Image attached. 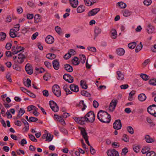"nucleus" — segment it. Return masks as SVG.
<instances>
[{"mask_svg":"<svg viewBox=\"0 0 156 156\" xmlns=\"http://www.w3.org/2000/svg\"><path fill=\"white\" fill-rule=\"evenodd\" d=\"M64 68L67 72H72L73 71V67L69 64H66L64 66Z\"/></svg>","mask_w":156,"mask_h":156,"instance_id":"nucleus-17","label":"nucleus"},{"mask_svg":"<svg viewBox=\"0 0 156 156\" xmlns=\"http://www.w3.org/2000/svg\"><path fill=\"white\" fill-rule=\"evenodd\" d=\"M60 131L65 134L67 133V131L65 128L63 127L61 128L60 129Z\"/></svg>","mask_w":156,"mask_h":156,"instance_id":"nucleus-63","label":"nucleus"},{"mask_svg":"<svg viewBox=\"0 0 156 156\" xmlns=\"http://www.w3.org/2000/svg\"><path fill=\"white\" fill-rule=\"evenodd\" d=\"M146 98L147 97L143 93L140 94L138 97L139 100L141 101H144L146 99Z\"/></svg>","mask_w":156,"mask_h":156,"instance_id":"nucleus-23","label":"nucleus"},{"mask_svg":"<svg viewBox=\"0 0 156 156\" xmlns=\"http://www.w3.org/2000/svg\"><path fill=\"white\" fill-rule=\"evenodd\" d=\"M35 22L37 23L40 20L39 15V14L36 15L34 17Z\"/></svg>","mask_w":156,"mask_h":156,"instance_id":"nucleus-58","label":"nucleus"},{"mask_svg":"<svg viewBox=\"0 0 156 156\" xmlns=\"http://www.w3.org/2000/svg\"><path fill=\"white\" fill-rule=\"evenodd\" d=\"M136 43L135 42H134L129 44L128 46L129 48L132 49L135 48L136 46Z\"/></svg>","mask_w":156,"mask_h":156,"instance_id":"nucleus-37","label":"nucleus"},{"mask_svg":"<svg viewBox=\"0 0 156 156\" xmlns=\"http://www.w3.org/2000/svg\"><path fill=\"white\" fill-rule=\"evenodd\" d=\"M52 65L53 68L55 70H57L59 69L60 64L58 60H54L52 62Z\"/></svg>","mask_w":156,"mask_h":156,"instance_id":"nucleus-13","label":"nucleus"},{"mask_svg":"<svg viewBox=\"0 0 156 156\" xmlns=\"http://www.w3.org/2000/svg\"><path fill=\"white\" fill-rule=\"evenodd\" d=\"M38 120V119L36 117L31 116L29 118V122H36Z\"/></svg>","mask_w":156,"mask_h":156,"instance_id":"nucleus-52","label":"nucleus"},{"mask_svg":"<svg viewBox=\"0 0 156 156\" xmlns=\"http://www.w3.org/2000/svg\"><path fill=\"white\" fill-rule=\"evenodd\" d=\"M140 76L142 78V79L146 81L148 80V76L146 74H141Z\"/></svg>","mask_w":156,"mask_h":156,"instance_id":"nucleus-50","label":"nucleus"},{"mask_svg":"<svg viewBox=\"0 0 156 156\" xmlns=\"http://www.w3.org/2000/svg\"><path fill=\"white\" fill-rule=\"evenodd\" d=\"M54 119L55 120H56L57 121L61 123L63 125H65V122L63 119L62 118L61 116H59L58 115L55 114Z\"/></svg>","mask_w":156,"mask_h":156,"instance_id":"nucleus-10","label":"nucleus"},{"mask_svg":"<svg viewBox=\"0 0 156 156\" xmlns=\"http://www.w3.org/2000/svg\"><path fill=\"white\" fill-rule=\"evenodd\" d=\"M85 4L88 6H91L93 5L94 3H96L97 1H90V0H84Z\"/></svg>","mask_w":156,"mask_h":156,"instance_id":"nucleus-32","label":"nucleus"},{"mask_svg":"<svg viewBox=\"0 0 156 156\" xmlns=\"http://www.w3.org/2000/svg\"><path fill=\"white\" fill-rule=\"evenodd\" d=\"M85 115L88 119V122L93 123L94 122L95 120V115L93 111H90Z\"/></svg>","mask_w":156,"mask_h":156,"instance_id":"nucleus-4","label":"nucleus"},{"mask_svg":"<svg viewBox=\"0 0 156 156\" xmlns=\"http://www.w3.org/2000/svg\"><path fill=\"white\" fill-rule=\"evenodd\" d=\"M116 52L118 55H122L124 54L125 51L123 48H119L117 49Z\"/></svg>","mask_w":156,"mask_h":156,"instance_id":"nucleus-26","label":"nucleus"},{"mask_svg":"<svg viewBox=\"0 0 156 156\" xmlns=\"http://www.w3.org/2000/svg\"><path fill=\"white\" fill-rule=\"evenodd\" d=\"M25 112V111L22 108H21L20 110L19 111V113L15 119H19L24 113Z\"/></svg>","mask_w":156,"mask_h":156,"instance_id":"nucleus-22","label":"nucleus"},{"mask_svg":"<svg viewBox=\"0 0 156 156\" xmlns=\"http://www.w3.org/2000/svg\"><path fill=\"white\" fill-rule=\"evenodd\" d=\"M71 55H75L76 54V52L73 49H70V50L68 52Z\"/></svg>","mask_w":156,"mask_h":156,"instance_id":"nucleus-62","label":"nucleus"},{"mask_svg":"<svg viewBox=\"0 0 156 156\" xmlns=\"http://www.w3.org/2000/svg\"><path fill=\"white\" fill-rule=\"evenodd\" d=\"M20 24H17L16 25H15V27L14 28L15 29V32H17L20 30Z\"/></svg>","mask_w":156,"mask_h":156,"instance_id":"nucleus-60","label":"nucleus"},{"mask_svg":"<svg viewBox=\"0 0 156 156\" xmlns=\"http://www.w3.org/2000/svg\"><path fill=\"white\" fill-rule=\"evenodd\" d=\"M81 94L83 96L86 97H90L91 96V94L84 90H82L81 92Z\"/></svg>","mask_w":156,"mask_h":156,"instance_id":"nucleus-39","label":"nucleus"},{"mask_svg":"<svg viewBox=\"0 0 156 156\" xmlns=\"http://www.w3.org/2000/svg\"><path fill=\"white\" fill-rule=\"evenodd\" d=\"M128 151L127 148L126 147H125L122 150L121 155L122 156H125L126 155V154L128 153Z\"/></svg>","mask_w":156,"mask_h":156,"instance_id":"nucleus-47","label":"nucleus"},{"mask_svg":"<svg viewBox=\"0 0 156 156\" xmlns=\"http://www.w3.org/2000/svg\"><path fill=\"white\" fill-rule=\"evenodd\" d=\"M85 9V7L83 5H81L77 7V12L80 13L83 12Z\"/></svg>","mask_w":156,"mask_h":156,"instance_id":"nucleus-34","label":"nucleus"},{"mask_svg":"<svg viewBox=\"0 0 156 156\" xmlns=\"http://www.w3.org/2000/svg\"><path fill=\"white\" fill-rule=\"evenodd\" d=\"M45 41L48 44H52L54 41V39L51 35H48L45 38Z\"/></svg>","mask_w":156,"mask_h":156,"instance_id":"nucleus-15","label":"nucleus"},{"mask_svg":"<svg viewBox=\"0 0 156 156\" xmlns=\"http://www.w3.org/2000/svg\"><path fill=\"white\" fill-rule=\"evenodd\" d=\"M28 136L30 140L33 142H37V140L32 134H29Z\"/></svg>","mask_w":156,"mask_h":156,"instance_id":"nucleus-48","label":"nucleus"},{"mask_svg":"<svg viewBox=\"0 0 156 156\" xmlns=\"http://www.w3.org/2000/svg\"><path fill=\"white\" fill-rule=\"evenodd\" d=\"M88 119L85 115L84 117L80 118L79 120V124L81 125H83L85 124V122H88Z\"/></svg>","mask_w":156,"mask_h":156,"instance_id":"nucleus-19","label":"nucleus"},{"mask_svg":"<svg viewBox=\"0 0 156 156\" xmlns=\"http://www.w3.org/2000/svg\"><path fill=\"white\" fill-rule=\"evenodd\" d=\"M123 139L122 140L126 142H129V137L128 136H127L126 134H124L123 136Z\"/></svg>","mask_w":156,"mask_h":156,"instance_id":"nucleus-54","label":"nucleus"},{"mask_svg":"<svg viewBox=\"0 0 156 156\" xmlns=\"http://www.w3.org/2000/svg\"><path fill=\"white\" fill-rule=\"evenodd\" d=\"M147 111L148 112L156 117V105L154 104L150 105L147 108Z\"/></svg>","mask_w":156,"mask_h":156,"instance_id":"nucleus-3","label":"nucleus"},{"mask_svg":"<svg viewBox=\"0 0 156 156\" xmlns=\"http://www.w3.org/2000/svg\"><path fill=\"white\" fill-rule=\"evenodd\" d=\"M149 83L153 86L156 85V79H151L149 81Z\"/></svg>","mask_w":156,"mask_h":156,"instance_id":"nucleus-44","label":"nucleus"},{"mask_svg":"<svg viewBox=\"0 0 156 156\" xmlns=\"http://www.w3.org/2000/svg\"><path fill=\"white\" fill-rule=\"evenodd\" d=\"M55 30L56 32L59 35H61L62 34V29L59 27L57 26L55 28Z\"/></svg>","mask_w":156,"mask_h":156,"instance_id":"nucleus-42","label":"nucleus"},{"mask_svg":"<svg viewBox=\"0 0 156 156\" xmlns=\"http://www.w3.org/2000/svg\"><path fill=\"white\" fill-rule=\"evenodd\" d=\"M26 58V56L23 54L20 53L18 55V58L17 60V62L19 64H21L24 61Z\"/></svg>","mask_w":156,"mask_h":156,"instance_id":"nucleus-9","label":"nucleus"},{"mask_svg":"<svg viewBox=\"0 0 156 156\" xmlns=\"http://www.w3.org/2000/svg\"><path fill=\"white\" fill-rule=\"evenodd\" d=\"M127 129V131L129 133L131 134H133V129L131 126H128Z\"/></svg>","mask_w":156,"mask_h":156,"instance_id":"nucleus-53","label":"nucleus"},{"mask_svg":"<svg viewBox=\"0 0 156 156\" xmlns=\"http://www.w3.org/2000/svg\"><path fill=\"white\" fill-rule=\"evenodd\" d=\"M50 77V75L48 73H45L43 76L44 79L46 81H47Z\"/></svg>","mask_w":156,"mask_h":156,"instance_id":"nucleus-56","label":"nucleus"},{"mask_svg":"<svg viewBox=\"0 0 156 156\" xmlns=\"http://www.w3.org/2000/svg\"><path fill=\"white\" fill-rule=\"evenodd\" d=\"M117 5L120 8L122 9L126 8V6L125 3L121 2L117 3Z\"/></svg>","mask_w":156,"mask_h":156,"instance_id":"nucleus-43","label":"nucleus"},{"mask_svg":"<svg viewBox=\"0 0 156 156\" xmlns=\"http://www.w3.org/2000/svg\"><path fill=\"white\" fill-rule=\"evenodd\" d=\"M111 37L113 39H115L117 37V32L114 29H112L111 31Z\"/></svg>","mask_w":156,"mask_h":156,"instance_id":"nucleus-31","label":"nucleus"},{"mask_svg":"<svg viewBox=\"0 0 156 156\" xmlns=\"http://www.w3.org/2000/svg\"><path fill=\"white\" fill-rule=\"evenodd\" d=\"M98 119L103 123H108L110 122L111 117L110 115L106 112L100 110L97 114Z\"/></svg>","mask_w":156,"mask_h":156,"instance_id":"nucleus-1","label":"nucleus"},{"mask_svg":"<svg viewBox=\"0 0 156 156\" xmlns=\"http://www.w3.org/2000/svg\"><path fill=\"white\" fill-rule=\"evenodd\" d=\"M118 101L116 100H112L109 106V110L113 112L116 107Z\"/></svg>","mask_w":156,"mask_h":156,"instance_id":"nucleus-7","label":"nucleus"},{"mask_svg":"<svg viewBox=\"0 0 156 156\" xmlns=\"http://www.w3.org/2000/svg\"><path fill=\"white\" fill-rule=\"evenodd\" d=\"M6 34L4 32L0 33V41H4L6 37Z\"/></svg>","mask_w":156,"mask_h":156,"instance_id":"nucleus-40","label":"nucleus"},{"mask_svg":"<svg viewBox=\"0 0 156 156\" xmlns=\"http://www.w3.org/2000/svg\"><path fill=\"white\" fill-rule=\"evenodd\" d=\"M156 153L154 151H150L148 150L147 153L146 154L147 156H155Z\"/></svg>","mask_w":156,"mask_h":156,"instance_id":"nucleus-46","label":"nucleus"},{"mask_svg":"<svg viewBox=\"0 0 156 156\" xmlns=\"http://www.w3.org/2000/svg\"><path fill=\"white\" fill-rule=\"evenodd\" d=\"M145 139L147 142L148 143H151L154 142V140L152 138L150 137L149 135H146L145 136Z\"/></svg>","mask_w":156,"mask_h":156,"instance_id":"nucleus-27","label":"nucleus"},{"mask_svg":"<svg viewBox=\"0 0 156 156\" xmlns=\"http://www.w3.org/2000/svg\"><path fill=\"white\" fill-rule=\"evenodd\" d=\"M82 105L83 106V108H82V111H83L85 109L87 106L84 104V101L83 100L80 101L79 103L76 104V106L78 107H82Z\"/></svg>","mask_w":156,"mask_h":156,"instance_id":"nucleus-25","label":"nucleus"},{"mask_svg":"<svg viewBox=\"0 0 156 156\" xmlns=\"http://www.w3.org/2000/svg\"><path fill=\"white\" fill-rule=\"evenodd\" d=\"M100 10V9L99 8L93 9L89 12L88 15L89 16H94L96 15Z\"/></svg>","mask_w":156,"mask_h":156,"instance_id":"nucleus-12","label":"nucleus"},{"mask_svg":"<svg viewBox=\"0 0 156 156\" xmlns=\"http://www.w3.org/2000/svg\"><path fill=\"white\" fill-rule=\"evenodd\" d=\"M63 89L66 92V95L70 94L72 93V92L70 91L67 85L64 86L63 87Z\"/></svg>","mask_w":156,"mask_h":156,"instance_id":"nucleus-36","label":"nucleus"},{"mask_svg":"<svg viewBox=\"0 0 156 156\" xmlns=\"http://www.w3.org/2000/svg\"><path fill=\"white\" fill-rule=\"evenodd\" d=\"M122 123L120 119H117L115 120L113 125L114 128L116 130L120 129L122 127Z\"/></svg>","mask_w":156,"mask_h":156,"instance_id":"nucleus-5","label":"nucleus"},{"mask_svg":"<svg viewBox=\"0 0 156 156\" xmlns=\"http://www.w3.org/2000/svg\"><path fill=\"white\" fill-rule=\"evenodd\" d=\"M101 29L98 27H96L94 30V39L97 37L98 35L101 32Z\"/></svg>","mask_w":156,"mask_h":156,"instance_id":"nucleus-16","label":"nucleus"},{"mask_svg":"<svg viewBox=\"0 0 156 156\" xmlns=\"http://www.w3.org/2000/svg\"><path fill=\"white\" fill-rule=\"evenodd\" d=\"M69 1L71 5L73 8L77 7L78 3V0H69Z\"/></svg>","mask_w":156,"mask_h":156,"instance_id":"nucleus-21","label":"nucleus"},{"mask_svg":"<svg viewBox=\"0 0 156 156\" xmlns=\"http://www.w3.org/2000/svg\"><path fill=\"white\" fill-rule=\"evenodd\" d=\"M147 121L148 122L151 124V126L153 127L155 125V124L153 122L152 120L150 118L147 117Z\"/></svg>","mask_w":156,"mask_h":156,"instance_id":"nucleus-49","label":"nucleus"},{"mask_svg":"<svg viewBox=\"0 0 156 156\" xmlns=\"http://www.w3.org/2000/svg\"><path fill=\"white\" fill-rule=\"evenodd\" d=\"M52 91L54 94L57 97H59L61 95L60 88L58 85H55L52 87Z\"/></svg>","mask_w":156,"mask_h":156,"instance_id":"nucleus-2","label":"nucleus"},{"mask_svg":"<svg viewBox=\"0 0 156 156\" xmlns=\"http://www.w3.org/2000/svg\"><path fill=\"white\" fill-rule=\"evenodd\" d=\"M88 50L90 51L93 52H96V49L94 47H87Z\"/></svg>","mask_w":156,"mask_h":156,"instance_id":"nucleus-61","label":"nucleus"},{"mask_svg":"<svg viewBox=\"0 0 156 156\" xmlns=\"http://www.w3.org/2000/svg\"><path fill=\"white\" fill-rule=\"evenodd\" d=\"M116 73L118 76L117 79L119 80H122L124 79V75L119 71H117Z\"/></svg>","mask_w":156,"mask_h":156,"instance_id":"nucleus-24","label":"nucleus"},{"mask_svg":"<svg viewBox=\"0 0 156 156\" xmlns=\"http://www.w3.org/2000/svg\"><path fill=\"white\" fill-rule=\"evenodd\" d=\"M80 61L83 64L85 63L86 60L85 56L83 54L80 55Z\"/></svg>","mask_w":156,"mask_h":156,"instance_id":"nucleus-38","label":"nucleus"},{"mask_svg":"<svg viewBox=\"0 0 156 156\" xmlns=\"http://www.w3.org/2000/svg\"><path fill=\"white\" fill-rule=\"evenodd\" d=\"M25 69L27 73L31 75L33 73V70L31 65L29 63H27L25 66Z\"/></svg>","mask_w":156,"mask_h":156,"instance_id":"nucleus-11","label":"nucleus"},{"mask_svg":"<svg viewBox=\"0 0 156 156\" xmlns=\"http://www.w3.org/2000/svg\"><path fill=\"white\" fill-rule=\"evenodd\" d=\"M80 62L79 58L77 57H75L72 60V63L74 65H78Z\"/></svg>","mask_w":156,"mask_h":156,"instance_id":"nucleus-30","label":"nucleus"},{"mask_svg":"<svg viewBox=\"0 0 156 156\" xmlns=\"http://www.w3.org/2000/svg\"><path fill=\"white\" fill-rule=\"evenodd\" d=\"M78 129L80 130L81 134L84 139L88 138L87 133L84 128L79 127Z\"/></svg>","mask_w":156,"mask_h":156,"instance_id":"nucleus-14","label":"nucleus"},{"mask_svg":"<svg viewBox=\"0 0 156 156\" xmlns=\"http://www.w3.org/2000/svg\"><path fill=\"white\" fill-rule=\"evenodd\" d=\"M15 29H11L9 32V35L11 37L13 38L17 36Z\"/></svg>","mask_w":156,"mask_h":156,"instance_id":"nucleus-29","label":"nucleus"},{"mask_svg":"<svg viewBox=\"0 0 156 156\" xmlns=\"http://www.w3.org/2000/svg\"><path fill=\"white\" fill-rule=\"evenodd\" d=\"M107 153L108 156H119L118 152L114 149L109 150Z\"/></svg>","mask_w":156,"mask_h":156,"instance_id":"nucleus-8","label":"nucleus"},{"mask_svg":"<svg viewBox=\"0 0 156 156\" xmlns=\"http://www.w3.org/2000/svg\"><path fill=\"white\" fill-rule=\"evenodd\" d=\"M142 43L140 42L139 44H138L136 46V49L135 51L136 52H138L139 51H140L141 49L142 48Z\"/></svg>","mask_w":156,"mask_h":156,"instance_id":"nucleus-41","label":"nucleus"},{"mask_svg":"<svg viewBox=\"0 0 156 156\" xmlns=\"http://www.w3.org/2000/svg\"><path fill=\"white\" fill-rule=\"evenodd\" d=\"M90 151L91 154H94L96 153L95 150L93 147L91 146H90Z\"/></svg>","mask_w":156,"mask_h":156,"instance_id":"nucleus-64","label":"nucleus"},{"mask_svg":"<svg viewBox=\"0 0 156 156\" xmlns=\"http://www.w3.org/2000/svg\"><path fill=\"white\" fill-rule=\"evenodd\" d=\"M63 78L65 80L69 83H72L73 82L74 79L73 77L67 73H65L64 75Z\"/></svg>","mask_w":156,"mask_h":156,"instance_id":"nucleus-6","label":"nucleus"},{"mask_svg":"<svg viewBox=\"0 0 156 156\" xmlns=\"http://www.w3.org/2000/svg\"><path fill=\"white\" fill-rule=\"evenodd\" d=\"M46 57L48 59H52L55 58L56 55L54 54L49 53L46 55Z\"/></svg>","mask_w":156,"mask_h":156,"instance_id":"nucleus-35","label":"nucleus"},{"mask_svg":"<svg viewBox=\"0 0 156 156\" xmlns=\"http://www.w3.org/2000/svg\"><path fill=\"white\" fill-rule=\"evenodd\" d=\"M35 69L37 71V72L39 73H42L44 72L45 70L42 68H37L36 67Z\"/></svg>","mask_w":156,"mask_h":156,"instance_id":"nucleus-55","label":"nucleus"},{"mask_svg":"<svg viewBox=\"0 0 156 156\" xmlns=\"http://www.w3.org/2000/svg\"><path fill=\"white\" fill-rule=\"evenodd\" d=\"M132 12L127 9H126L123 11V15L124 16L127 17L129 16L132 14Z\"/></svg>","mask_w":156,"mask_h":156,"instance_id":"nucleus-28","label":"nucleus"},{"mask_svg":"<svg viewBox=\"0 0 156 156\" xmlns=\"http://www.w3.org/2000/svg\"><path fill=\"white\" fill-rule=\"evenodd\" d=\"M80 84L82 88L86 89L87 88V85L86 84V82L84 80H81L80 82Z\"/></svg>","mask_w":156,"mask_h":156,"instance_id":"nucleus-33","label":"nucleus"},{"mask_svg":"<svg viewBox=\"0 0 156 156\" xmlns=\"http://www.w3.org/2000/svg\"><path fill=\"white\" fill-rule=\"evenodd\" d=\"M49 105L50 106L51 108H53L57 106L56 103L53 101H51L49 102Z\"/></svg>","mask_w":156,"mask_h":156,"instance_id":"nucleus-45","label":"nucleus"},{"mask_svg":"<svg viewBox=\"0 0 156 156\" xmlns=\"http://www.w3.org/2000/svg\"><path fill=\"white\" fill-rule=\"evenodd\" d=\"M16 49V50L17 51H19V52H20L23 50H24V48L23 47L17 45Z\"/></svg>","mask_w":156,"mask_h":156,"instance_id":"nucleus-57","label":"nucleus"},{"mask_svg":"<svg viewBox=\"0 0 156 156\" xmlns=\"http://www.w3.org/2000/svg\"><path fill=\"white\" fill-rule=\"evenodd\" d=\"M155 30L154 27L151 24H149L147 28V30L149 34H152L154 32Z\"/></svg>","mask_w":156,"mask_h":156,"instance_id":"nucleus-20","label":"nucleus"},{"mask_svg":"<svg viewBox=\"0 0 156 156\" xmlns=\"http://www.w3.org/2000/svg\"><path fill=\"white\" fill-rule=\"evenodd\" d=\"M27 92H28L29 94H27L30 96V97L33 98H35L36 97V96L35 94H33V93L31 92L30 91H27Z\"/></svg>","mask_w":156,"mask_h":156,"instance_id":"nucleus-59","label":"nucleus"},{"mask_svg":"<svg viewBox=\"0 0 156 156\" xmlns=\"http://www.w3.org/2000/svg\"><path fill=\"white\" fill-rule=\"evenodd\" d=\"M69 88L70 90L73 91L77 92L79 90V87L77 85L74 84L70 85Z\"/></svg>","mask_w":156,"mask_h":156,"instance_id":"nucleus-18","label":"nucleus"},{"mask_svg":"<svg viewBox=\"0 0 156 156\" xmlns=\"http://www.w3.org/2000/svg\"><path fill=\"white\" fill-rule=\"evenodd\" d=\"M143 3L145 5L148 6L151 3L152 1L151 0H144Z\"/></svg>","mask_w":156,"mask_h":156,"instance_id":"nucleus-51","label":"nucleus"}]
</instances>
